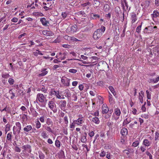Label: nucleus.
I'll list each match as a JSON object with an SVG mask.
<instances>
[{
  "label": "nucleus",
  "mask_w": 159,
  "mask_h": 159,
  "mask_svg": "<svg viewBox=\"0 0 159 159\" xmlns=\"http://www.w3.org/2000/svg\"><path fill=\"white\" fill-rule=\"evenodd\" d=\"M102 34V32H100V30L97 29L94 31L93 35V38L95 40H97L101 37Z\"/></svg>",
  "instance_id": "obj_1"
},
{
  "label": "nucleus",
  "mask_w": 159,
  "mask_h": 159,
  "mask_svg": "<svg viewBox=\"0 0 159 159\" xmlns=\"http://www.w3.org/2000/svg\"><path fill=\"white\" fill-rule=\"evenodd\" d=\"M70 79H68L65 77H62L61 79V83L65 86H69Z\"/></svg>",
  "instance_id": "obj_2"
},
{
  "label": "nucleus",
  "mask_w": 159,
  "mask_h": 159,
  "mask_svg": "<svg viewBox=\"0 0 159 159\" xmlns=\"http://www.w3.org/2000/svg\"><path fill=\"white\" fill-rule=\"evenodd\" d=\"M49 107L52 110L54 113H56L57 111V109H54V107H56V105L54 102L52 101H50L48 102Z\"/></svg>",
  "instance_id": "obj_3"
},
{
  "label": "nucleus",
  "mask_w": 159,
  "mask_h": 159,
  "mask_svg": "<svg viewBox=\"0 0 159 159\" xmlns=\"http://www.w3.org/2000/svg\"><path fill=\"white\" fill-rule=\"evenodd\" d=\"M45 97L44 95L41 93H39L37 95L36 100H38L41 102H43L44 101V99Z\"/></svg>",
  "instance_id": "obj_4"
},
{
  "label": "nucleus",
  "mask_w": 159,
  "mask_h": 159,
  "mask_svg": "<svg viewBox=\"0 0 159 159\" xmlns=\"http://www.w3.org/2000/svg\"><path fill=\"white\" fill-rule=\"evenodd\" d=\"M42 33L43 35L47 36H52L54 35L53 32L50 30H43Z\"/></svg>",
  "instance_id": "obj_5"
},
{
  "label": "nucleus",
  "mask_w": 159,
  "mask_h": 159,
  "mask_svg": "<svg viewBox=\"0 0 159 159\" xmlns=\"http://www.w3.org/2000/svg\"><path fill=\"white\" fill-rule=\"evenodd\" d=\"M31 147L30 145L26 144L23 146L22 147V149H23L24 150L28 151L29 152H30L31 151Z\"/></svg>",
  "instance_id": "obj_6"
},
{
  "label": "nucleus",
  "mask_w": 159,
  "mask_h": 159,
  "mask_svg": "<svg viewBox=\"0 0 159 159\" xmlns=\"http://www.w3.org/2000/svg\"><path fill=\"white\" fill-rule=\"evenodd\" d=\"M102 113L103 114H107L109 112V111L108 107L106 105H103L102 107Z\"/></svg>",
  "instance_id": "obj_7"
},
{
  "label": "nucleus",
  "mask_w": 159,
  "mask_h": 159,
  "mask_svg": "<svg viewBox=\"0 0 159 159\" xmlns=\"http://www.w3.org/2000/svg\"><path fill=\"white\" fill-rule=\"evenodd\" d=\"M40 21L41 22L42 25L44 26H48V24H49L48 21L46 20L45 18H42L40 19Z\"/></svg>",
  "instance_id": "obj_8"
},
{
  "label": "nucleus",
  "mask_w": 159,
  "mask_h": 159,
  "mask_svg": "<svg viewBox=\"0 0 159 159\" xmlns=\"http://www.w3.org/2000/svg\"><path fill=\"white\" fill-rule=\"evenodd\" d=\"M58 156L60 158H64L65 156L64 152L62 150L60 151L58 153Z\"/></svg>",
  "instance_id": "obj_9"
},
{
  "label": "nucleus",
  "mask_w": 159,
  "mask_h": 159,
  "mask_svg": "<svg viewBox=\"0 0 159 159\" xmlns=\"http://www.w3.org/2000/svg\"><path fill=\"white\" fill-rule=\"evenodd\" d=\"M61 103L60 104L61 108V110H64L65 109L66 104V102L65 100L61 101Z\"/></svg>",
  "instance_id": "obj_10"
},
{
  "label": "nucleus",
  "mask_w": 159,
  "mask_h": 159,
  "mask_svg": "<svg viewBox=\"0 0 159 159\" xmlns=\"http://www.w3.org/2000/svg\"><path fill=\"white\" fill-rule=\"evenodd\" d=\"M120 133L122 135L126 136L128 134V130L125 128H123L121 129Z\"/></svg>",
  "instance_id": "obj_11"
},
{
  "label": "nucleus",
  "mask_w": 159,
  "mask_h": 159,
  "mask_svg": "<svg viewBox=\"0 0 159 159\" xmlns=\"http://www.w3.org/2000/svg\"><path fill=\"white\" fill-rule=\"evenodd\" d=\"M38 90H41L42 92H43L44 93H45L47 91V89L44 86L42 85V86H40L39 88L38 89Z\"/></svg>",
  "instance_id": "obj_12"
},
{
  "label": "nucleus",
  "mask_w": 159,
  "mask_h": 159,
  "mask_svg": "<svg viewBox=\"0 0 159 159\" xmlns=\"http://www.w3.org/2000/svg\"><path fill=\"white\" fill-rule=\"evenodd\" d=\"M131 18L132 20V23L135 22L137 19L136 15V14H133L131 16Z\"/></svg>",
  "instance_id": "obj_13"
},
{
  "label": "nucleus",
  "mask_w": 159,
  "mask_h": 159,
  "mask_svg": "<svg viewBox=\"0 0 159 159\" xmlns=\"http://www.w3.org/2000/svg\"><path fill=\"white\" fill-rule=\"evenodd\" d=\"M92 121L93 122L95 123L96 124H98L100 122V120L98 117L95 116L93 117L92 119Z\"/></svg>",
  "instance_id": "obj_14"
},
{
  "label": "nucleus",
  "mask_w": 159,
  "mask_h": 159,
  "mask_svg": "<svg viewBox=\"0 0 159 159\" xmlns=\"http://www.w3.org/2000/svg\"><path fill=\"white\" fill-rule=\"evenodd\" d=\"M46 69H47L46 68L43 69L42 70V71H43V72L41 74H39L38 75V76L39 77H41V76H44L45 75H46L48 73L47 71H46Z\"/></svg>",
  "instance_id": "obj_15"
},
{
  "label": "nucleus",
  "mask_w": 159,
  "mask_h": 159,
  "mask_svg": "<svg viewBox=\"0 0 159 159\" xmlns=\"http://www.w3.org/2000/svg\"><path fill=\"white\" fill-rule=\"evenodd\" d=\"M78 29V27L76 25H73L71 28V31L73 32H76Z\"/></svg>",
  "instance_id": "obj_16"
},
{
  "label": "nucleus",
  "mask_w": 159,
  "mask_h": 159,
  "mask_svg": "<svg viewBox=\"0 0 159 159\" xmlns=\"http://www.w3.org/2000/svg\"><path fill=\"white\" fill-rule=\"evenodd\" d=\"M32 129V126L30 125H28L26 126V127L24 128L23 130L25 131L28 132L31 130Z\"/></svg>",
  "instance_id": "obj_17"
},
{
  "label": "nucleus",
  "mask_w": 159,
  "mask_h": 159,
  "mask_svg": "<svg viewBox=\"0 0 159 159\" xmlns=\"http://www.w3.org/2000/svg\"><path fill=\"white\" fill-rule=\"evenodd\" d=\"M77 37L80 39H84L85 38V35L83 33H79L78 34Z\"/></svg>",
  "instance_id": "obj_18"
},
{
  "label": "nucleus",
  "mask_w": 159,
  "mask_h": 159,
  "mask_svg": "<svg viewBox=\"0 0 159 159\" xmlns=\"http://www.w3.org/2000/svg\"><path fill=\"white\" fill-rule=\"evenodd\" d=\"M151 143V142L148 141L147 139H145L143 143V144L144 145L148 146H150Z\"/></svg>",
  "instance_id": "obj_19"
},
{
  "label": "nucleus",
  "mask_w": 159,
  "mask_h": 159,
  "mask_svg": "<svg viewBox=\"0 0 159 159\" xmlns=\"http://www.w3.org/2000/svg\"><path fill=\"white\" fill-rule=\"evenodd\" d=\"M75 121V123L78 125L82 124L83 122V118H79Z\"/></svg>",
  "instance_id": "obj_20"
},
{
  "label": "nucleus",
  "mask_w": 159,
  "mask_h": 159,
  "mask_svg": "<svg viewBox=\"0 0 159 159\" xmlns=\"http://www.w3.org/2000/svg\"><path fill=\"white\" fill-rule=\"evenodd\" d=\"M12 136L11 132V133H8L7 136V141H11L12 140Z\"/></svg>",
  "instance_id": "obj_21"
},
{
  "label": "nucleus",
  "mask_w": 159,
  "mask_h": 159,
  "mask_svg": "<svg viewBox=\"0 0 159 159\" xmlns=\"http://www.w3.org/2000/svg\"><path fill=\"white\" fill-rule=\"evenodd\" d=\"M103 9L105 11H108L110 9L109 6L107 4H105L104 6Z\"/></svg>",
  "instance_id": "obj_22"
},
{
  "label": "nucleus",
  "mask_w": 159,
  "mask_h": 159,
  "mask_svg": "<svg viewBox=\"0 0 159 159\" xmlns=\"http://www.w3.org/2000/svg\"><path fill=\"white\" fill-rule=\"evenodd\" d=\"M108 88L111 92L113 93V95L114 96H115L116 94L112 86H110Z\"/></svg>",
  "instance_id": "obj_23"
},
{
  "label": "nucleus",
  "mask_w": 159,
  "mask_h": 159,
  "mask_svg": "<svg viewBox=\"0 0 159 159\" xmlns=\"http://www.w3.org/2000/svg\"><path fill=\"white\" fill-rule=\"evenodd\" d=\"M115 113L117 116H119L121 113L120 111L118 108L115 109Z\"/></svg>",
  "instance_id": "obj_24"
},
{
  "label": "nucleus",
  "mask_w": 159,
  "mask_h": 159,
  "mask_svg": "<svg viewBox=\"0 0 159 159\" xmlns=\"http://www.w3.org/2000/svg\"><path fill=\"white\" fill-rule=\"evenodd\" d=\"M10 76V75L8 73H2V77L5 79L8 78Z\"/></svg>",
  "instance_id": "obj_25"
},
{
  "label": "nucleus",
  "mask_w": 159,
  "mask_h": 159,
  "mask_svg": "<svg viewBox=\"0 0 159 159\" xmlns=\"http://www.w3.org/2000/svg\"><path fill=\"white\" fill-rule=\"evenodd\" d=\"M53 92L54 93L57 97L59 99H61V96L59 93V91H53Z\"/></svg>",
  "instance_id": "obj_26"
},
{
  "label": "nucleus",
  "mask_w": 159,
  "mask_h": 159,
  "mask_svg": "<svg viewBox=\"0 0 159 159\" xmlns=\"http://www.w3.org/2000/svg\"><path fill=\"white\" fill-rule=\"evenodd\" d=\"M86 135H83L82 136L81 138V141L83 143H85L87 141V139L86 137V134H85Z\"/></svg>",
  "instance_id": "obj_27"
},
{
  "label": "nucleus",
  "mask_w": 159,
  "mask_h": 159,
  "mask_svg": "<svg viewBox=\"0 0 159 159\" xmlns=\"http://www.w3.org/2000/svg\"><path fill=\"white\" fill-rule=\"evenodd\" d=\"M112 112V111L110 110L107 113V114L105 116L106 119H108L109 118L111 115V113Z\"/></svg>",
  "instance_id": "obj_28"
},
{
  "label": "nucleus",
  "mask_w": 159,
  "mask_h": 159,
  "mask_svg": "<svg viewBox=\"0 0 159 159\" xmlns=\"http://www.w3.org/2000/svg\"><path fill=\"white\" fill-rule=\"evenodd\" d=\"M144 96H142V95L140 93H139V100L140 102L142 103L143 102V97Z\"/></svg>",
  "instance_id": "obj_29"
},
{
  "label": "nucleus",
  "mask_w": 159,
  "mask_h": 159,
  "mask_svg": "<svg viewBox=\"0 0 159 159\" xmlns=\"http://www.w3.org/2000/svg\"><path fill=\"white\" fill-rule=\"evenodd\" d=\"M142 24V22L141 23V25H139L137 28L136 31L138 33H139L140 32V30H141V29Z\"/></svg>",
  "instance_id": "obj_30"
},
{
  "label": "nucleus",
  "mask_w": 159,
  "mask_h": 159,
  "mask_svg": "<svg viewBox=\"0 0 159 159\" xmlns=\"http://www.w3.org/2000/svg\"><path fill=\"white\" fill-rule=\"evenodd\" d=\"M30 110L31 112H32V114L34 116L36 117L38 116V114L35 110H34V109L32 110L31 109H30Z\"/></svg>",
  "instance_id": "obj_31"
},
{
  "label": "nucleus",
  "mask_w": 159,
  "mask_h": 159,
  "mask_svg": "<svg viewBox=\"0 0 159 159\" xmlns=\"http://www.w3.org/2000/svg\"><path fill=\"white\" fill-rule=\"evenodd\" d=\"M146 92L147 93V98L148 99H150L151 98V93L148 90L146 91Z\"/></svg>",
  "instance_id": "obj_32"
},
{
  "label": "nucleus",
  "mask_w": 159,
  "mask_h": 159,
  "mask_svg": "<svg viewBox=\"0 0 159 159\" xmlns=\"http://www.w3.org/2000/svg\"><path fill=\"white\" fill-rule=\"evenodd\" d=\"M159 16V12L156 11H153V16L154 17H157Z\"/></svg>",
  "instance_id": "obj_33"
},
{
  "label": "nucleus",
  "mask_w": 159,
  "mask_h": 159,
  "mask_svg": "<svg viewBox=\"0 0 159 159\" xmlns=\"http://www.w3.org/2000/svg\"><path fill=\"white\" fill-rule=\"evenodd\" d=\"M130 121L131 120H128L127 118H126L125 120H124L123 125H126L129 124Z\"/></svg>",
  "instance_id": "obj_34"
},
{
  "label": "nucleus",
  "mask_w": 159,
  "mask_h": 159,
  "mask_svg": "<svg viewBox=\"0 0 159 159\" xmlns=\"http://www.w3.org/2000/svg\"><path fill=\"white\" fill-rule=\"evenodd\" d=\"M92 14L93 15V16L92 17V16H91V18L93 19H96L97 18H99L100 17V16L98 14H94L93 13H92Z\"/></svg>",
  "instance_id": "obj_35"
},
{
  "label": "nucleus",
  "mask_w": 159,
  "mask_h": 159,
  "mask_svg": "<svg viewBox=\"0 0 159 159\" xmlns=\"http://www.w3.org/2000/svg\"><path fill=\"white\" fill-rule=\"evenodd\" d=\"M100 2L99 1H98L97 0H93V4L96 5V7H98L100 5Z\"/></svg>",
  "instance_id": "obj_36"
},
{
  "label": "nucleus",
  "mask_w": 159,
  "mask_h": 159,
  "mask_svg": "<svg viewBox=\"0 0 159 159\" xmlns=\"http://www.w3.org/2000/svg\"><path fill=\"white\" fill-rule=\"evenodd\" d=\"M55 145L58 148L60 146V142L59 140H56L55 141Z\"/></svg>",
  "instance_id": "obj_37"
},
{
  "label": "nucleus",
  "mask_w": 159,
  "mask_h": 159,
  "mask_svg": "<svg viewBox=\"0 0 159 159\" xmlns=\"http://www.w3.org/2000/svg\"><path fill=\"white\" fill-rule=\"evenodd\" d=\"M39 157L40 159H43L45 157V156L44 154L42 152L39 153Z\"/></svg>",
  "instance_id": "obj_38"
},
{
  "label": "nucleus",
  "mask_w": 159,
  "mask_h": 159,
  "mask_svg": "<svg viewBox=\"0 0 159 159\" xmlns=\"http://www.w3.org/2000/svg\"><path fill=\"white\" fill-rule=\"evenodd\" d=\"M8 82L11 85L13 84L14 83V80L11 78H10L8 80Z\"/></svg>",
  "instance_id": "obj_39"
},
{
  "label": "nucleus",
  "mask_w": 159,
  "mask_h": 159,
  "mask_svg": "<svg viewBox=\"0 0 159 159\" xmlns=\"http://www.w3.org/2000/svg\"><path fill=\"white\" fill-rule=\"evenodd\" d=\"M16 126L18 128V129L21 130V125L20 123L19 122H16Z\"/></svg>",
  "instance_id": "obj_40"
},
{
  "label": "nucleus",
  "mask_w": 159,
  "mask_h": 159,
  "mask_svg": "<svg viewBox=\"0 0 159 159\" xmlns=\"http://www.w3.org/2000/svg\"><path fill=\"white\" fill-rule=\"evenodd\" d=\"M139 143L138 141H136L133 143L132 146L134 147H137L139 144Z\"/></svg>",
  "instance_id": "obj_41"
},
{
  "label": "nucleus",
  "mask_w": 159,
  "mask_h": 159,
  "mask_svg": "<svg viewBox=\"0 0 159 159\" xmlns=\"http://www.w3.org/2000/svg\"><path fill=\"white\" fill-rule=\"evenodd\" d=\"M97 84L99 86H102L104 84L103 81H100L98 82Z\"/></svg>",
  "instance_id": "obj_42"
},
{
  "label": "nucleus",
  "mask_w": 159,
  "mask_h": 159,
  "mask_svg": "<svg viewBox=\"0 0 159 159\" xmlns=\"http://www.w3.org/2000/svg\"><path fill=\"white\" fill-rule=\"evenodd\" d=\"M98 29L100 30V32H102V33L104 32L105 30V27L103 26H102L100 29Z\"/></svg>",
  "instance_id": "obj_43"
},
{
  "label": "nucleus",
  "mask_w": 159,
  "mask_h": 159,
  "mask_svg": "<svg viewBox=\"0 0 159 159\" xmlns=\"http://www.w3.org/2000/svg\"><path fill=\"white\" fill-rule=\"evenodd\" d=\"M107 136L108 138H110L112 137V135L111 134L110 131H108L107 133Z\"/></svg>",
  "instance_id": "obj_44"
},
{
  "label": "nucleus",
  "mask_w": 159,
  "mask_h": 159,
  "mask_svg": "<svg viewBox=\"0 0 159 159\" xmlns=\"http://www.w3.org/2000/svg\"><path fill=\"white\" fill-rule=\"evenodd\" d=\"M49 132L52 133L53 131L49 126H47L45 128Z\"/></svg>",
  "instance_id": "obj_45"
},
{
  "label": "nucleus",
  "mask_w": 159,
  "mask_h": 159,
  "mask_svg": "<svg viewBox=\"0 0 159 159\" xmlns=\"http://www.w3.org/2000/svg\"><path fill=\"white\" fill-rule=\"evenodd\" d=\"M64 120L65 124H67L68 123L67 116H65L64 117Z\"/></svg>",
  "instance_id": "obj_46"
},
{
  "label": "nucleus",
  "mask_w": 159,
  "mask_h": 159,
  "mask_svg": "<svg viewBox=\"0 0 159 159\" xmlns=\"http://www.w3.org/2000/svg\"><path fill=\"white\" fill-rule=\"evenodd\" d=\"M109 102H111V103H112V101H113V99H112V95H111V94L110 93H109Z\"/></svg>",
  "instance_id": "obj_47"
},
{
  "label": "nucleus",
  "mask_w": 159,
  "mask_h": 159,
  "mask_svg": "<svg viewBox=\"0 0 159 159\" xmlns=\"http://www.w3.org/2000/svg\"><path fill=\"white\" fill-rule=\"evenodd\" d=\"M81 40H79L74 37H72L71 41L77 42L78 41H81Z\"/></svg>",
  "instance_id": "obj_48"
},
{
  "label": "nucleus",
  "mask_w": 159,
  "mask_h": 159,
  "mask_svg": "<svg viewBox=\"0 0 159 159\" xmlns=\"http://www.w3.org/2000/svg\"><path fill=\"white\" fill-rule=\"evenodd\" d=\"M146 155L148 156L149 157V159H152V156L151 154L148 151H147L146 152Z\"/></svg>",
  "instance_id": "obj_49"
},
{
  "label": "nucleus",
  "mask_w": 159,
  "mask_h": 159,
  "mask_svg": "<svg viewBox=\"0 0 159 159\" xmlns=\"http://www.w3.org/2000/svg\"><path fill=\"white\" fill-rule=\"evenodd\" d=\"M77 70L73 69H70L69 70V72H70L73 73H75L77 72Z\"/></svg>",
  "instance_id": "obj_50"
},
{
  "label": "nucleus",
  "mask_w": 159,
  "mask_h": 159,
  "mask_svg": "<svg viewBox=\"0 0 159 159\" xmlns=\"http://www.w3.org/2000/svg\"><path fill=\"white\" fill-rule=\"evenodd\" d=\"M41 126V124L40 122L39 121H37V122L36 124V127L37 129H39L40 128Z\"/></svg>",
  "instance_id": "obj_51"
},
{
  "label": "nucleus",
  "mask_w": 159,
  "mask_h": 159,
  "mask_svg": "<svg viewBox=\"0 0 159 159\" xmlns=\"http://www.w3.org/2000/svg\"><path fill=\"white\" fill-rule=\"evenodd\" d=\"M42 135L44 138L48 137V135L45 132H43L42 133Z\"/></svg>",
  "instance_id": "obj_52"
},
{
  "label": "nucleus",
  "mask_w": 159,
  "mask_h": 159,
  "mask_svg": "<svg viewBox=\"0 0 159 159\" xmlns=\"http://www.w3.org/2000/svg\"><path fill=\"white\" fill-rule=\"evenodd\" d=\"M66 94L65 97H67L68 99H69L71 95L70 93L69 92H66Z\"/></svg>",
  "instance_id": "obj_53"
},
{
  "label": "nucleus",
  "mask_w": 159,
  "mask_h": 159,
  "mask_svg": "<svg viewBox=\"0 0 159 159\" xmlns=\"http://www.w3.org/2000/svg\"><path fill=\"white\" fill-rule=\"evenodd\" d=\"M10 125L8 124H7L6 126V128L5 129V131L6 132V133H7V132L9 130L10 128H9Z\"/></svg>",
  "instance_id": "obj_54"
},
{
  "label": "nucleus",
  "mask_w": 159,
  "mask_h": 159,
  "mask_svg": "<svg viewBox=\"0 0 159 159\" xmlns=\"http://www.w3.org/2000/svg\"><path fill=\"white\" fill-rule=\"evenodd\" d=\"M18 21V19L16 17H14L11 20V21L14 22H17Z\"/></svg>",
  "instance_id": "obj_55"
},
{
  "label": "nucleus",
  "mask_w": 159,
  "mask_h": 159,
  "mask_svg": "<svg viewBox=\"0 0 159 159\" xmlns=\"http://www.w3.org/2000/svg\"><path fill=\"white\" fill-rule=\"evenodd\" d=\"M106 154V152L104 151H103L100 154V157H104Z\"/></svg>",
  "instance_id": "obj_56"
},
{
  "label": "nucleus",
  "mask_w": 159,
  "mask_h": 159,
  "mask_svg": "<svg viewBox=\"0 0 159 159\" xmlns=\"http://www.w3.org/2000/svg\"><path fill=\"white\" fill-rule=\"evenodd\" d=\"M159 139V134L157 132H156V136H155V140H158Z\"/></svg>",
  "instance_id": "obj_57"
},
{
  "label": "nucleus",
  "mask_w": 159,
  "mask_h": 159,
  "mask_svg": "<svg viewBox=\"0 0 159 159\" xmlns=\"http://www.w3.org/2000/svg\"><path fill=\"white\" fill-rule=\"evenodd\" d=\"M151 0H146L145 1V5L148 7L150 3Z\"/></svg>",
  "instance_id": "obj_58"
},
{
  "label": "nucleus",
  "mask_w": 159,
  "mask_h": 159,
  "mask_svg": "<svg viewBox=\"0 0 159 159\" xmlns=\"http://www.w3.org/2000/svg\"><path fill=\"white\" fill-rule=\"evenodd\" d=\"M61 16H62V17L64 19H65L67 16V14L65 12H62V13L61 14Z\"/></svg>",
  "instance_id": "obj_59"
},
{
  "label": "nucleus",
  "mask_w": 159,
  "mask_h": 159,
  "mask_svg": "<svg viewBox=\"0 0 159 159\" xmlns=\"http://www.w3.org/2000/svg\"><path fill=\"white\" fill-rule=\"evenodd\" d=\"M94 133L93 131H91L89 134V135L90 137H93L94 136Z\"/></svg>",
  "instance_id": "obj_60"
},
{
  "label": "nucleus",
  "mask_w": 159,
  "mask_h": 159,
  "mask_svg": "<svg viewBox=\"0 0 159 159\" xmlns=\"http://www.w3.org/2000/svg\"><path fill=\"white\" fill-rule=\"evenodd\" d=\"M44 116H42L39 119L40 121L42 122H44Z\"/></svg>",
  "instance_id": "obj_61"
},
{
  "label": "nucleus",
  "mask_w": 159,
  "mask_h": 159,
  "mask_svg": "<svg viewBox=\"0 0 159 159\" xmlns=\"http://www.w3.org/2000/svg\"><path fill=\"white\" fill-rule=\"evenodd\" d=\"M123 152L124 153H126L127 155L129 154L130 152L129 150H125L123 151Z\"/></svg>",
  "instance_id": "obj_62"
},
{
  "label": "nucleus",
  "mask_w": 159,
  "mask_h": 159,
  "mask_svg": "<svg viewBox=\"0 0 159 159\" xmlns=\"http://www.w3.org/2000/svg\"><path fill=\"white\" fill-rule=\"evenodd\" d=\"M90 4V3L89 2H87L82 4L81 5L83 7H85L87 5H89Z\"/></svg>",
  "instance_id": "obj_63"
},
{
  "label": "nucleus",
  "mask_w": 159,
  "mask_h": 159,
  "mask_svg": "<svg viewBox=\"0 0 159 159\" xmlns=\"http://www.w3.org/2000/svg\"><path fill=\"white\" fill-rule=\"evenodd\" d=\"M84 88V86L82 84H80L79 86V88L80 90H82Z\"/></svg>",
  "instance_id": "obj_64"
}]
</instances>
